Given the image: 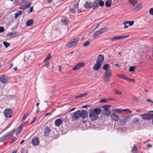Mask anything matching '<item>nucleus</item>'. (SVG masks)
Here are the masks:
<instances>
[{"mask_svg": "<svg viewBox=\"0 0 153 153\" xmlns=\"http://www.w3.org/2000/svg\"><path fill=\"white\" fill-rule=\"evenodd\" d=\"M50 128L48 127H46L44 129V135L45 136H48L51 132Z\"/></svg>", "mask_w": 153, "mask_h": 153, "instance_id": "obj_14", "label": "nucleus"}, {"mask_svg": "<svg viewBox=\"0 0 153 153\" xmlns=\"http://www.w3.org/2000/svg\"><path fill=\"white\" fill-rule=\"evenodd\" d=\"M98 3L97 0L95 1L93 4V5L92 6V8L93 9H94L95 8L98 6Z\"/></svg>", "mask_w": 153, "mask_h": 153, "instance_id": "obj_27", "label": "nucleus"}, {"mask_svg": "<svg viewBox=\"0 0 153 153\" xmlns=\"http://www.w3.org/2000/svg\"><path fill=\"white\" fill-rule=\"evenodd\" d=\"M28 114H25V115H24V116L23 117V118L22 119V121H24V120H25L26 118V117L28 116Z\"/></svg>", "mask_w": 153, "mask_h": 153, "instance_id": "obj_47", "label": "nucleus"}, {"mask_svg": "<svg viewBox=\"0 0 153 153\" xmlns=\"http://www.w3.org/2000/svg\"><path fill=\"white\" fill-rule=\"evenodd\" d=\"M19 8L20 9L22 10H25L26 9L25 5H23L21 6V7H20Z\"/></svg>", "mask_w": 153, "mask_h": 153, "instance_id": "obj_58", "label": "nucleus"}, {"mask_svg": "<svg viewBox=\"0 0 153 153\" xmlns=\"http://www.w3.org/2000/svg\"><path fill=\"white\" fill-rule=\"evenodd\" d=\"M134 100L137 102H138L139 101V99L138 98H137L136 97H134Z\"/></svg>", "mask_w": 153, "mask_h": 153, "instance_id": "obj_59", "label": "nucleus"}, {"mask_svg": "<svg viewBox=\"0 0 153 153\" xmlns=\"http://www.w3.org/2000/svg\"><path fill=\"white\" fill-rule=\"evenodd\" d=\"M79 113L80 117H81L83 119L85 118L88 116V113L85 110H82L81 111H80L79 110Z\"/></svg>", "mask_w": 153, "mask_h": 153, "instance_id": "obj_8", "label": "nucleus"}, {"mask_svg": "<svg viewBox=\"0 0 153 153\" xmlns=\"http://www.w3.org/2000/svg\"><path fill=\"white\" fill-rule=\"evenodd\" d=\"M126 80L130 82H134L135 81V80L134 79H130L129 78H128L127 77V78H126Z\"/></svg>", "mask_w": 153, "mask_h": 153, "instance_id": "obj_44", "label": "nucleus"}, {"mask_svg": "<svg viewBox=\"0 0 153 153\" xmlns=\"http://www.w3.org/2000/svg\"><path fill=\"white\" fill-rule=\"evenodd\" d=\"M3 44L6 48H7L10 45V43L6 41L3 42Z\"/></svg>", "mask_w": 153, "mask_h": 153, "instance_id": "obj_37", "label": "nucleus"}, {"mask_svg": "<svg viewBox=\"0 0 153 153\" xmlns=\"http://www.w3.org/2000/svg\"><path fill=\"white\" fill-rule=\"evenodd\" d=\"M90 44V42H86L84 44V46L85 47H86L88 46Z\"/></svg>", "mask_w": 153, "mask_h": 153, "instance_id": "obj_54", "label": "nucleus"}, {"mask_svg": "<svg viewBox=\"0 0 153 153\" xmlns=\"http://www.w3.org/2000/svg\"><path fill=\"white\" fill-rule=\"evenodd\" d=\"M8 80L7 76L4 75H2L0 77V81L2 83H7Z\"/></svg>", "mask_w": 153, "mask_h": 153, "instance_id": "obj_11", "label": "nucleus"}, {"mask_svg": "<svg viewBox=\"0 0 153 153\" xmlns=\"http://www.w3.org/2000/svg\"><path fill=\"white\" fill-rule=\"evenodd\" d=\"M111 107V106L110 105H103L100 107L101 108H103V114L105 116H108L110 114L111 112L109 110V109Z\"/></svg>", "mask_w": 153, "mask_h": 153, "instance_id": "obj_3", "label": "nucleus"}, {"mask_svg": "<svg viewBox=\"0 0 153 153\" xmlns=\"http://www.w3.org/2000/svg\"><path fill=\"white\" fill-rule=\"evenodd\" d=\"M135 67L134 66H131L130 67L129 69V72H133L135 70Z\"/></svg>", "mask_w": 153, "mask_h": 153, "instance_id": "obj_40", "label": "nucleus"}, {"mask_svg": "<svg viewBox=\"0 0 153 153\" xmlns=\"http://www.w3.org/2000/svg\"><path fill=\"white\" fill-rule=\"evenodd\" d=\"M111 119L114 121H118L119 120V117L118 115H116L115 113H113L111 116Z\"/></svg>", "mask_w": 153, "mask_h": 153, "instance_id": "obj_17", "label": "nucleus"}, {"mask_svg": "<svg viewBox=\"0 0 153 153\" xmlns=\"http://www.w3.org/2000/svg\"><path fill=\"white\" fill-rule=\"evenodd\" d=\"M16 140V138H13L11 140V141L10 142V144H11L13 142H14Z\"/></svg>", "mask_w": 153, "mask_h": 153, "instance_id": "obj_56", "label": "nucleus"}, {"mask_svg": "<svg viewBox=\"0 0 153 153\" xmlns=\"http://www.w3.org/2000/svg\"><path fill=\"white\" fill-rule=\"evenodd\" d=\"M33 7H31L30 8V10H29L28 11V14H29L30 13H31V12H32L33 11Z\"/></svg>", "mask_w": 153, "mask_h": 153, "instance_id": "obj_49", "label": "nucleus"}, {"mask_svg": "<svg viewBox=\"0 0 153 153\" xmlns=\"http://www.w3.org/2000/svg\"><path fill=\"white\" fill-rule=\"evenodd\" d=\"M105 28H103L99 30L98 31H96L94 34L93 37L94 38L97 37L98 36L104 32V30Z\"/></svg>", "mask_w": 153, "mask_h": 153, "instance_id": "obj_15", "label": "nucleus"}, {"mask_svg": "<svg viewBox=\"0 0 153 153\" xmlns=\"http://www.w3.org/2000/svg\"><path fill=\"white\" fill-rule=\"evenodd\" d=\"M17 13L19 15H22L23 12L22 11L19 10Z\"/></svg>", "mask_w": 153, "mask_h": 153, "instance_id": "obj_60", "label": "nucleus"}, {"mask_svg": "<svg viewBox=\"0 0 153 153\" xmlns=\"http://www.w3.org/2000/svg\"><path fill=\"white\" fill-rule=\"evenodd\" d=\"M131 117L130 116H126L123 117L122 120L120 121V122L119 123L121 125L125 124L127 121H130L131 119Z\"/></svg>", "mask_w": 153, "mask_h": 153, "instance_id": "obj_6", "label": "nucleus"}, {"mask_svg": "<svg viewBox=\"0 0 153 153\" xmlns=\"http://www.w3.org/2000/svg\"><path fill=\"white\" fill-rule=\"evenodd\" d=\"M78 7V4L75 3L74 4V9H76V10L77 9Z\"/></svg>", "mask_w": 153, "mask_h": 153, "instance_id": "obj_51", "label": "nucleus"}, {"mask_svg": "<svg viewBox=\"0 0 153 153\" xmlns=\"http://www.w3.org/2000/svg\"><path fill=\"white\" fill-rule=\"evenodd\" d=\"M31 3L30 2H29L27 4L25 5L26 9L29 8L30 6Z\"/></svg>", "mask_w": 153, "mask_h": 153, "instance_id": "obj_43", "label": "nucleus"}, {"mask_svg": "<svg viewBox=\"0 0 153 153\" xmlns=\"http://www.w3.org/2000/svg\"><path fill=\"white\" fill-rule=\"evenodd\" d=\"M102 64L98 62H97V63L95 64V66L94 67V69L95 70H98L100 67L102 65Z\"/></svg>", "mask_w": 153, "mask_h": 153, "instance_id": "obj_22", "label": "nucleus"}, {"mask_svg": "<svg viewBox=\"0 0 153 153\" xmlns=\"http://www.w3.org/2000/svg\"><path fill=\"white\" fill-rule=\"evenodd\" d=\"M50 63L48 62H46L45 63V66L46 68H48L49 67Z\"/></svg>", "mask_w": 153, "mask_h": 153, "instance_id": "obj_48", "label": "nucleus"}, {"mask_svg": "<svg viewBox=\"0 0 153 153\" xmlns=\"http://www.w3.org/2000/svg\"><path fill=\"white\" fill-rule=\"evenodd\" d=\"M150 14L152 15H153V8H151L149 11Z\"/></svg>", "mask_w": 153, "mask_h": 153, "instance_id": "obj_52", "label": "nucleus"}, {"mask_svg": "<svg viewBox=\"0 0 153 153\" xmlns=\"http://www.w3.org/2000/svg\"><path fill=\"white\" fill-rule=\"evenodd\" d=\"M128 36H119L115 37L110 39L111 41H115L121 39H123L124 38H127Z\"/></svg>", "mask_w": 153, "mask_h": 153, "instance_id": "obj_10", "label": "nucleus"}, {"mask_svg": "<svg viewBox=\"0 0 153 153\" xmlns=\"http://www.w3.org/2000/svg\"><path fill=\"white\" fill-rule=\"evenodd\" d=\"M51 58V54L50 53H49L47 56L46 57V58L45 60H44V62H45L46 61H47L50 58Z\"/></svg>", "mask_w": 153, "mask_h": 153, "instance_id": "obj_35", "label": "nucleus"}, {"mask_svg": "<svg viewBox=\"0 0 153 153\" xmlns=\"http://www.w3.org/2000/svg\"><path fill=\"white\" fill-rule=\"evenodd\" d=\"M109 67V65L108 64H105L103 66V69L106 71L107 70H109L110 69H108V68Z\"/></svg>", "mask_w": 153, "mask_h": 153, "instance_id": "obj_31", "label": "nucleus"}, {"mask_svg": "<svg viewBox=\"0 0 153 153\" xmlns=\"http://www.w3.org/2000/svg\"><path fill=\"white\" fill-rule=\"evenodd\" d=\"M79 40V38H76L72 39L70 42L67 43L66 45L67 47L68 48L75 47L77 44Z\"/></svg>", "mask_w": 153, "mask_h": 153, "instance_id": "obj_4", "label": "nucleus"}, {"mask_svg": "<svg viewBox=\"0 0 153 153\" xmlns=\"http://www.w3.org/2000/svg\"><path fill=\"white\" fill-rule=\"evenodd\" d=\"M112 73L111 71V69H109V70H107L105 71V74L104 76H105V77H111V76Z\"/></svg>", "mask_w": 153, "mask_h": 153, "instance_id": "obj_16", "label": "nucleus"}, {"mask_svg": "<svg viewBox=\"0 0 153 153\" xmlns=\"http://www.w3.org/2000/svg\"><path fill=\"white\" fill-rule=\"evenodd\" d=\"M142 7V4H140L137 5V6L133 9V10L135 11H137L140 9Z\"/></svg>", "mask_w": 153, "mask_h": 153, "instance_id": "obj_24", "label": "nucleus"}, {"mask_svg": "<svg viewBox=\"0 0 153 153\" xmlns=\"http://www.w3.org/2000/svg\"><path fill=\"white\" fill-rule=\"evenodd\" d=\"M4 30V29L3 27H0V33L3 32Z\"/></svg>", "mask_w": 153, "mask_h": 153, "instance_id": "obj_50", "label": "nucleus"}, {"mask_svg": "<svg viewBox=\"0 0 153 153\" xmlns=\"http://www.w3.org/2000/svg\"><path fill=\"white\" fill-rule=\"evenodd\" d=\"M88 93H85L84 94H82L76 96L75 97V98H80L82 97L88 95Z\"/></svg>", "mask_w": 153, "mask_h": 153, "instance_id": "obj_29", "label": "nucleus"}, {"mask_svg": "<svg viewBox=\"0 0 153 153\" xmlns=\"http://www.w3.org/2000/svg\"><path fill=\"white\" fill-rule=\"evenodd\" d=\"M93 111L97 115H98L101 112L102 110L99 108H96L94 110L93 109Z\"/></svg>", "mask_w": 153, "mask_h": 153, "instance_id": "obj_19", "label": "nucleus"}, {"mask_svg": "<svg viewBox=\"0 0 153 153\" xmlns=\"http://www.w3.org/2000/svg\"><path fill=\"white\" fill-rule=\"evenodd\" d=\"M115 92L116 94H122V92L118 91L117 90L115 89Z\"/></svg>", "mask_w": 153, "mask_h": 153, "instance_id": "obj_46", "label": "nucleus"}, {"mask_svg": "<svg viewBox=\"0 0 153 153\" xmlns=\"http://www.w3.org/2000/svg\"><path fill=\"white\" fill-rule=\"evenodd\" d=\"M53 0H47V2L48 3H52L53 2Z\"/></svg>", "mask_w": 153, "mask_h": 153, "instance_id": "obj_62", "label": "nucleus"}, {"mask_svg": "<svg viewBox=\"0 0 153 153\" xmlns=\"http://www.w3.org/2000/svg\"><path fill=\"white\" fill-rule=\"evenodd\" d=\"M117 76L123 79H124L126 80V78H127V77L125 76H124L122 75L118 74Z\"/></svg>", "mask_w": 153, "mask_h": 153, "instance_id": "obj_33", "label": "nucleus"}, {"mask_svg": "<svg viewBox=\"0 0 153 153\" xmlns=\"http://www.w3.org/2000/svg\"><path fill=\"white\" fill-rule=\"evenodd\" d=\"M85 65V64L84 62H80L76 65L73 68V69L74 71L84 66Z\"/></svg>", "mask_w": 153, "mask_h": 153, "instance_id": "obj_9", "label": "nucleus"}, {"mask_svg": "<svg viewBox=\"0 0 153 153\" xmlns=\"http://www.w3.org/2000/svg\"><path fill=\"white\" fill-rule=\"evenodd\" d=\"M70 12L72 13H74L75 12V10L74 8H71L70 10Z\"/></svg>", "mask_w": 153, "mask_h": 153, "instance_id": "obj_57", "label": "nucleus"}, {"mask_svg": "<svg viewBox=\"0 0 153 153\" xmlns=\"http://www.w3.org/2000/svg\"><path fill=\"white\" fill-rule=\"evenodd\" d=\"M128 24V21H125L123 22V24L124 25V28L126 29L128 27V25H127Z\"/></svg>", "mask_w": 153, "mask_h": 153, "instance_id": "obj_38", "label": "nucleus"}, {"mask_svg": "<svg viewBox=\"0 0 153 153\" xmlns=\"http://www.w3.org/2000/svg\"><path fill=\"white\" fill-rule=\"evenodd\" d=\"M61 22L64 25H67L68 23V19L65 17H63L61 19Z\"/></svg>", "mask_w": 153, "mask_h": 153, "instance_id": "obj_23", "label": "nucleus"}, {"mask_svg": "<svg viewBox=\"0 0 153 153\" xmlns=\"http://www.w3.org/2000/svg\"><path fill=\"white\" fill-rule=\"evenodd\" d=\"M111 0H108L106 2L105 4L106 7H110L111 6Z\"/></svg>", "mask_w": 153, "mask_h": 153, "instance_id": "obj_30", "label": "nucleus"}, {"mask_svg": "<svg viewBox=\"0 0 153 153\" xmlns=\"http://www.w3.org/2000/svg\"><path fill=\"white\" fill-rule=\"evenodd\" d=\"M107 100L105 99H103L100 100V102H106Z\"/></svg>", "mask_w": 153, "mask_h": 153, "instance_id": "obj_61", "label": "nucleus"}, {"mask_svg": "<svg viewBox=\"0 0 153 153\" xmlns=\"http://www.w3.org/2000/svg\"><path fill=\"white\" fill-rule=\"evenodd\" d=\"M97 1L99 4L100 6L102 7L104 6V3L102 0H97Z\"/></svg>", "mask_w": 153, "mask_h": 153, "instance_id": "obj_32", "label": "nucleus"}, {"mask_svg": "<svg viewBox=\"0 0 153 153\" xmlns=\"http://www.w3.org/2000/svg\"><path fill=\"white\" fill-rule=\"evenodd\" d=\"M19 16V15L17 13H15V19H16Z\"/></svg>", "mask_w": 153, "mask_h": 153, "instance_id": "obj_63", "label": "nucleus"}, {"mask_svg": "<svg viewBox=\"0 0 153 153\" xmlns=\"http://www.w3.org/2000/svg\"><path fill=\"white\" fill-rule=\"evenodd\" d=\"M140 120L137 117L134 118L132 120V123L134 125H137L140 123Z\"/></svg>", "mask_w": 153, "mask_h": 153, "instance_id": "obj_20", "label": "nucleus"}, {"mask_svg": "<svg viewBox=\"0 0 153 153\" xmlns=\"http://www.w3.org/2000/svg\"><path fill=\"white\" fill-rule=\"evenodd\" d=\"M139 116L142 117L143 119L146 120H150L153 117V114L149 113L140 114Z\"/></svg>", "mask_w": 153, "mask_h": 153, "instance_id": "obj_2", "label": "nucleus"}, {"mask_svg": "<svg viewBox=\"0 0 153 153\" xmlns=\"http://www.w3.org/2000/svg\"><path fill=\"white\" fill-rule=\"evenodd\" d=\"M6 118H10L12 116V111L10 109H6L3 112Z\"/></svg>", "mask_w": 153, "mask_h": 153, "instance_id": "obj_7", "label": "nucleus"}, {"mask_svg": "<svg viewBox=\"0 0 153 153\" xmlns=\"http://www.w3.org/2000/svg\"><path fill=\"white\" fill-rule=\"evenodd\" d=\"M31 143L34 146H37L38 145V137H34L31 140Z\"/></svg>", "mask_w": 153, "mask_h": 153, "instance_id": "obj_13", "label": "nucleus"}, {"mask_svg": "<svg viewBox=\"0 0 153 153\" xmlns=\"http://www.w3.org/2000/svg\"><path fill=\"white\" fill-rule=\"evenodd\" d=\"M33 23V20H30L27 21L26 22V25L27 26H29L32 25Z\"/></svg>", "mask_w": 153, "mask_h": 153, "instance_id": "obj_28", "label": "nucleus"}, {"mask_svg": "<svg viewBox=\"0 0 153 153\" xmlns=\"http://www.w3.org/2000/svg\"><path fill=\"white\" fill-rule=\"evenodd\" d=\"M104 56L102 54H99L97 57V62L102 64L104 61Z\"/></svg>", "mask_w": 153, "mask_h": 153, "instance_id": "obj_12", "label": "nucleus"}, {"mask_svg": "<svg viewBox=\"0 0 153 153\" xmlns=\"http://www.w3.org/2000/svg\"><path fill=\"white\" fill-rule=\"evenodd\" d=\"M128 1L133 6L136 5L137 2V0H128Z\"/></svg>", "mask_w": 153, "mask_h": 153, "instance_id": "obj_26", "label": "nucleus"}, {"mask_svg": "<svg viewBox=\"0 0 153 153\" xmlns=\"http://www.w3.org/2000/svg\"><path fill=\"white\" fill-rule=\"evenodd\" d=\"M89 114L90 119L91 121H95L99 118V116L97 115L93 111V109L89 110Z\"/></svg>", "mask_w": 153, "mask_h": 153, "instance_id": "obj_1", "label": "nucleus"}, {"mask_svg": "<svg viewBox=\"0 0 153 153\" xmlns=\"http://www.w3.org/2000/svg\"><path fill=\"white\" fill-rule=\"evenodd\" d=\"M79 110H78L74 112L71 115V119L72 121H75L77 120L80 117Z\"/></svg>", "mask_w": 153, "mask_h": 153, "instance_id": "obj_5", "label": "nucleus"}, {"mask_svg": "<svg viewBox=\"0 0 153 153\" xmlns=\"http://www.w3.org/2000/svg\"><path fill=\"white\" fill-rule=\"evenodd\" d=\"M22 131L20 130V129H19L18 128L15 133L16 135H18L19 134H20Z\"/></svg>", "mask_w": 153, "mask_h": 153, "instance_id": "obj_41", "label": "nucleus"}, {"mask_svg": "<svg viewBox=\"0 0 153 153\" xmlns=\"http://www.w3.org/2000/svg\"><path fill=\"white\" fill-rule=\"evenodd\" d=\"M137 149L136 146L135 145H134L133 148L132 149V152H136L137 151Z\"/></svg>", "mask_w": 153, "mask_h": 153, "instance_id": "obj_39", "label": "nucleus"}, {"mask_svg": "<svg viewBox=\"0 0 153 153\" xmlns=\"http://www.w3.org/2000/svg\"><path fill=\"white\" fill-rule=\"evenodd\" d=\"M24 126V125L23 124H21L20 126L18 128L20 129L21 130H22Z\"/></svg>", "mask_w": 153, "mask_h": 153, "instance_id": "obj_45", "label": "nucleus"}, {"mask_svg": "<svg viewBox=\"0 0 153 153\" xmlns=\"http://www.w3.org/2000/svg\"><path fill=\"white\" fill-rule=\"evenodd\" d=\"M7 35V36L11 37H13V33L12 32L8 33Z\"/></svg>", "mask_w": 153, "mask_h": 153, "instance_id": "obj_55", "label": "nucleus"}, {"mask_svg": "<svg viewBox=\"0 0 153 153\" xmlns=\"http://www.w3.org/2000/svg\"><path fill=\"white\" fill-rule=\"evenodd\" d=\"M15 131V129H12L10 131L7 132V134L9 136L10 135L12 134H13L14 133Z\"/></svg>", "mask_w": 153, "mask_h": 153, "instance_id": "obj_42", "label": "nucleus"}, {"mask_svg": "<svg viewBox=\"0 0 153 153\" xmlns=\"http://www.w3.org/2000/svg\"><path fill=\"white\" fill-rule=\"evenodd\" d=\"M111 77H105V76H104V79H103V82H109L110 81V78Z\"/></svg>", "mask_w": 153, "mask_h": 153, "instance_id": "obj_36", "label": "nucleus"}, {"mask_svg": "<svg viewBox=\"0 0 153 153\" xmlns=\"http://www.w3.org/2000/svg\"><path fill=\"white\" fill-rule=\"evenodd\" d=\"M134 21H128V24L129 26H131L133 25L134 23Z\"/></svg>", "mask_w": 153, "mask_h": 153, "instance_id": "obj_53", "label": "nucleus"}, {"mask_svg": "<svg viewBox=\"0 0 153 153\" xmlns=\"http://www.w3.org/2000/svg\"><path fill=\"white\" fill-rule=\"evenodd\" d=\"M123 111L119 109L114 110V113L115 114L120 113Z\"/></svg>", "mask_w": 153, "mask_h": 153, "instance_id": "obj_34", "label": "nucleus"}, {"mask_svg": "<svg viewBox=\"0 0 153 153\" xmlns=\"http://www.w3.org/2000/svg\"><path fill=\"white\" fill-rule=\"evenodd\" d=\"M28 0H22V3H25L27 2Z\"/></svg>", "mask_w": 153, "mask_h": 153, "instance_id": "obj_64", "label": "nucleus"}, {"mask_svg": "<svg viewBox=\"0 0 153 153\" xmlns=\"http://www.w3.org/2000/svg\"><path fill=\"white\" fill-rule=\"evenodd\" d=\"M92 5V3L91 2H86L85 4L84 5L85 8L87 9H89L91 8Z\"/></svg>", "mask_w": 153, "mask_h": 153, "instance_id": "obj_21", "label": "nucleus"}, {"mask_svg": "<svg viewBox=\"0 0 153 153\" xmlns=\"http://www.w3.org/2000/svg\"><path fill=\"white\" fill-rule=\"evenodd\" d=\"M63 121L61 119H58L56 120L55 122V125L57 126H59L62 123Z\"/></svg>", "mask_w": 153, "mask_h": 153, "instance_id": "obj_18", "label": "nucleus"}, {"mask_svg": "<svg viewBox=\"0 0 153 153\" xmlns=\"http://www.w3.org/2000/svg\"><path fill=\"white\" fill-rule=\"evenodd\" d=\"M8 136H9V135L7 134V133L5 134L4 135L0 138V141H3Z\"/></svg>", "mask_w": 153, "mask_h": 153, "instance_id": "obj_25", "label": "nucleus"}]
</instances>
